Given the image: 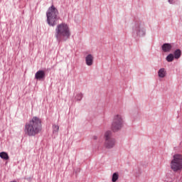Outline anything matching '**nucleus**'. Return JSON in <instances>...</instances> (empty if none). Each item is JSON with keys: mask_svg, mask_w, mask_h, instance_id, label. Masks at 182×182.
<instances>
[{"mask_svg": "<svg viewBox=\"0 0 182 182\" xmlns=\"http://www.w3.org/2000/svg\"><path fill=\"white\" fill-rule=\"evenodd\" d=\"M123 118L122 117V115L120 114H115L114 116L112 127L111 129L112 132H119V130H122V128L123 127Z\"/></svg>", "mask_w": 182, "mask_h": 182, "instance_id": "423d86ee", "label": "nucleus"}, {"mask_svg": "<svg viewBox=\"0 0 182 182\" xmlns=\"http://www.w3.org/2000/svg\"><path fill=\"white\" fill-rule=\"evenodd\" d=\"M173 57L175 58V59H180V58H181V50H180L179 48L176 49L173 52Z\"/></svg>", "mask_w": 182, "mask_h": 182, "instance_id": "9b49d317", "label": "nucleus"}, {"mask_svg": "<svg viewBox=\"0 0 182 182\" xmlns=\"http://www.w3.org/2000/svg\"><path fill=\"white\" fill-rule=\"evenodd\" d=\"M42 130V119L38 117H33L24 127V134L26 136L33 137L39 134Z\"/></svg>", "mask_w": 182, "mask_h": 182, "instance_id": "f257e3e1", "label": "nucleus"}, {"mask_svg": "<svg viewBox=\"0 0 182 182\" xmlns=\"http://www.w3.org/2000/svg\"><path fill=\"white\" fill-rule=\"evenodd\" d=\"M172 48H173V45L168 43H165L161 46V49L163 52H165V53L171 52Z\"/></svg>", "mask_w": 182, "mask_h": 182, "instance_id": "6e6552de", "label": "nucleus"}, {"mask_svg": "<svg viewBox=\"0 0 182 182\" xmlns=\"http://www.w3.org/2000/svg\"><path fill=\"white\" fill-rule=\"evenodd\" d=\"M55 36L58 42H66L70 38L69 26L65 23L58 24L55 28Z\"/></svg>", "mask_w": 182, "mask_h": 182, "instance_id": "f03ea898", "label": "nucleus"}, {"mask_svg": "<svg viewBox=\"0 0 182 182\" xmlns=\"http://www.w3.org/2000/svg\"><path fill=\"white\" fill-rule=\"evenodd\" d=\"M166 69L164 68H161L158 71V75H159V77H166Z\"/></svg>", "mask_w": 182, "mask_h": 182, "instance_id": "f8f14e48", "label": "nucleus"}, {"mask_svg": "<svg viewBox=\"0 0 182 182\" xmlns=\"http://www.w3.org/2000/svg\"><path fill=\"white\" fill-rule=\"evenodd\" d=\"M132 36L134 38H143L146 36V28L141 25V22L136 21L132 27Z\"/></svg>", "mask_w": 182, "mask_h": 182, "instance_id": "39448f33", "label": "nucleus"}, {"mask_svg": "<svg viewBox=\"0 0 182 182\" xmlns=\"http://www.w3.org/2000/svg\"><path fill=\"white\" fill-rule=\"evenodd\" d=\"M171 168L174 173H180L182 170V155L175 154L173 159L171 161Z\"/></svg>", "mask_w": 182, "mask_h": 182, "instance_id": "20e7f679", "label": "nucleus"}, {"mask_svg": "<svg viewBox=\"0 0 182 182\" xmlns=\"http://www.w3.org/2000/svg\"><path fill=\"white\" fill-rule=\"evenodd\" d=\"M53 133H58V132H59V126L56 125V124H53Z\"/></svg>", "mask_w": 182, "mask_h": 182, "instance_id": "a211bd4d", "label": "nucleus"}, {"mask_svg": "<svg viewBox=\"0 0 182 182\" xmlns=\"http://www.w3.org/2000/svg\"><path fill=\"white\" fill-rule=\"evenodd\" d=\"M0 157L3 160H9V155H8V153L3 151L0 153Z\"/></svg>", "mask_w": 182, "mask_h": 182, "instance_id": "ddd939ff", "label": "nucleus"}, {"mask_svg": "<svg viewBox=\"0 0 182 182\" xmlns=\"http://www.w3.org/2000/svg\"><path fill=\"white\" fill-rule=\"evenodd\" d=\"M174 59H175V57L173 53H170L166 58V60H167V62H173V60H174Z\"/></svg>", "mask_w": 182, "mask_h": 182, "instance_id": "4468645a", "label": "nucleus"}, {"mask_svg": "<svg viewBox=\"0 0 182 182\" xmlns=\"http://www.w3.org/2000/svg\"><path fill=\"white\" fill-rule=\"evenodd\" d=\"M174 0H168V1L169 2V4H173Z\"/></svg>", "mask_w": 182, "mask_h": 182, "instance_id": "aec40b11", "label": "nucleus"}, {"mask_svg": "<svg viewBox=\"0 0 182 182\" xmlns=\"http://www.w3.org/2000/svg\"><path fill=\"white\" fill-rule=\"evenodd\" d=\"M173 180H174V178H173L172 175L168 173L166 175V182H172L173 181Z\"/></svg>", "mask_w": 182, "mask_h": 182, "instance_id": "f3484780", "label": "nucleus"}, {"mask_svg": "<svg viewBox=\"0 0 182 182\" xmlns=\"http://www.w3.org/2000/svg\"><path fill=\"white\" fill-rule=\"evenodd\" d=\"M75 99L76 100L77 102H80V100H82V99H83V94L82 92L77 93L75 96Z\"/></svg>", "mask_w": 182, "mask_h": 182, "instance_id": "2eb2a0df", "label": "nucleus"}, {"mask_svg": "<svg viewBox=\"0 0 182 182\" xmlns=\"http://www.w3.org/2000/svg\"><path fill=\"white\" fill-rule=\"evenodd\" d=\"M92 139H93V140H97V136H92Z\"/></svg>", "mask_w": 182, "mask_h": 182, "instance_id": "6ab92c4d", "label": "nucleus"}, {"mask_svg": "<svg viewBox=\"0 0 182 182\" xmlns=\"http://www.w3.org/2000/svg\"><path fill=\"white\" fill-rule=\"evenodd\" d=\"M45 71L38 70L36 73L35 78L37 79V80H43V79H45Z\"/></svg>", "mask_w": 182, "mask_h": 182, "instance_id": "1a4fd4ad", "label": "nucleus"}, {"mask_svg": "<svg viewBox=\"0 0 182 182\" xmlns=\"http://www.w3.org/2000/svg\"><path fill=\"white\" fill-rule=\"evenodd\" d=\"M105 146L106 149H113L116 144V139L112 137V132L107 131L105 134Z\"/></svg>", "mask_w": 182, "mask_h": 182, "instance_id": "0eeeda50", "label": "nucleus"}, {"mask_svg": "<svg viewBox=\"0 0 182 182\" xmlns=\"http://www.w3.org/2000/svg\"><path fill=\"white\" fill-rule=\"evenodd\" d=\"M119 180V173H114L113 174H112V182H116V181H117Z\"/></svg>", "mask_w": 182, "mask_h": 182, "instance_id": "dca6fc26", "label": "nucleus"}, {"mask_svg": "<svg viewBox=\"0 0 182 182\" xmlns=\"http://www.w3.org/2000/svg\"><path fill=\"white\" fill-rule=\"evenodd\" d=\"M93 55L92 54H88L86 57H85V63L87 66H92V65H93Z\"/></svg>", "mask_w": 182, "mask_h": 182, "instance_id": "9d476101", "label": "nucleus"}, {"mask_svg": "<svg viewBox=\"0 0 182 182\" xmlns=\"http://www.w3.org/2000/svg\"><path fill=\"white\" fill-rule=\"evenodd\" d=\"M46 16L47 23L49 26H56V25L59 23V19H60V17L59 16V11L55 6L52 5L48 8L46 12Z\"/></svg>", "mask_w": 182, "mask_h": 182, "instance_id": "7ed1b4c3", "label": "nucleus"}]
</instances>
